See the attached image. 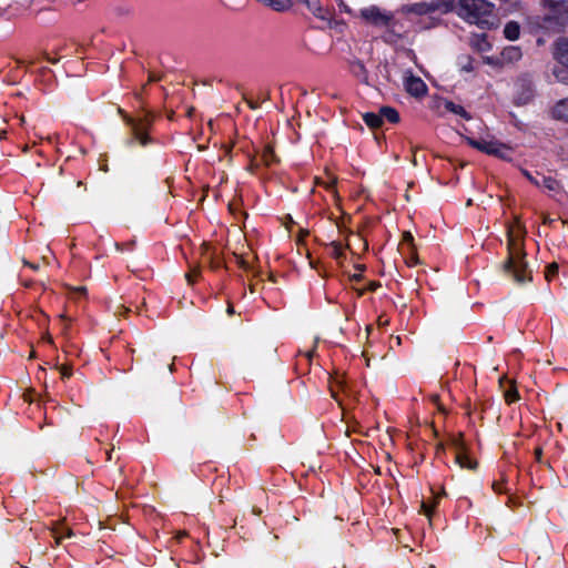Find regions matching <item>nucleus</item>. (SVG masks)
<instances>
[{"instance_id":"nucleus-1","label":"nucleus","mask_w":568,"mask_h":568,"mask_svg":"<svg viewBox=\"0 0 568 568\" xmlns=\"http://www.w3.org/2000/svg\"><path fill=\"white\" fill-rule=\"evenodd\" d=\"M523 241V227L519 224L510 226L508 229V258L504 264V268L518 283H525L531 278L525 261Z\"/></svg>"},{"instance_id":"nucleus-2","label":"nucleus","mask_w":568,"mask_h":568,"mask_svg":"<svg viewBox=\"0 0 568 568\" xmlns=\"http://www.w3.org/2000/svg\"><path fill=\"white\" fill-rule=\"evenodd\" d=\"M494 8L487 0H458L457 14L468 23L484 28L490 24Z\"/></svg>"},{"instance_id":"nucleus-3","label":"nucleus","mask_w":568,"mask_h":568,"mask_svg":"<svg viewBox=\"0 0 568 568\" xmlns=\"http://www.w3.org/2000/svg\"><path fill=\"white\" fill-rule=\"evenodd\" d=\"M466 141L470 146L486 154L501 159H506L509 155V148L497 140L467 138Z\"/></svg>"},{"instance_id":"nucleus-4","label":"nucleus","mask_w":568,"mask_h":568,"mask_svg":"<svg viewBox=\"0 0 568 568\" xmlns=\"http://www.w3.org/2000/svg\"><path fill=\"white\" fill-rule=\"evenodd\" d=\"M359 16L365 21L378 27L387 26L393 18L390 13L382 11L378 7L375 6L363 8L359 11Z\"/></svg>"},{"instance_id":"nucleus-5","label":"nucleus","mask_w":568,"mask_h":568,"mask_svg":"<svg viewBox=\"0 0 568 568\" xmlns=\"http://www.w3.org/2000/svg\"><path fill=\"white\" fill-rule=\"evenodd\" d=\"M125 121L131 126L134 139L139 141L141 145H146V130L150 125L149 118L146 115L139 119L125 116Z\"/></svg>"},{"instance_id":"nucleus-6","label":"nucleus","mask_w":568,"mask_h":568,"mask_svg":"<svg viewBox=\"0 0 568 568\" xmlns=\"http://www.w3.org/2000/svg\"><path fill=\"white\" fill-rule=\"evenodd\" d=\"M524 174L536 186H542L548 191H557L559 189V183L551 176H545L540 174L534 176L528 171H524Z\"/></svg>"},{"instance_id":"nucleus-7","label":"nucleus","mask_w":568,"mask_h":568,"mask_svg":"<svg viewBox=\"0 0 568 568\" xmlns=\"http://www.w3.org/2000/svg\"><path fill=\"white\" fill-rule=\"evenodd\" d=\"M405 88L407 92L414 97H423L427 92V87L425 82L418 77H407L405 80Z\"/></svg>"},{"instance_id":"nucleus-8","label":"nucleus","mask_w":568,"mask_h":568,"mask_svg":"<svg viewBox=\"0 0 568 568\" xmlns=\"http://www.w3.org/2000/svg\"><path fill=\"white\" fill-rule=\"evenodd\" d=\"M545 6L551 9L555 13L556 19L561 20V22L568 21V0L564 1H552L546 0Z\"/></svg>"},{"instance_id":"nucleus-9","label":"nucleus","mask_w":568,"mask_h":568,"mask_svg":"<svg viewBox=\"0 0 568 568\" xmlns=\"http://www.w3.org/2000/svg\"><path fill=\"white\" fill-rule=\"evenodd\" d=\"M554 58L562 65L568 67V40L559 39L555 43Z\"/></svg>"},{"instance_id":"nucleus-10","label":"nucleus","mask_w":568,"mask_h":568,"mask_svg":"<svg viewBox=\"0 0 568 568\" xmlns=\"http://www.w3.org/2000/svg\"><path fill=\"white\" fill-rule=\"evenodd\" d=\"M436 10V6L427 2H418L414 4H406L402 8L405 13H415L418 16L426 14Z\"/></svg>"},{"instance_id":"nucleus-11","label":"nucleus","mask_w":568,"mask_h":568,"mask_svg":"<svg viewBox=\"0 0 568 568\" xmlns=\"http://www.w3.org/2000/svg\"><path fill=\"white\" fill-rule=\"evenodd\" d=\"M523 57L521 50L519 47L509 45L506 47L500 53V61L503 64L506 63H515L519 61Z\"/></svg>"},{"instance_id":"nucleus-12","label":"nucleus","mask_w":568,"mask_h":568,"mask_svg":"<svg viewBox=\"0 0 568 568\" xmlns=\"http://www.w3.org/2000/svg\"><path fill=\"white\" fill-rule=\"evenodd\" d=\"M349 70L354 77L361 80L363 83H368V72L364 63L359 60H354L349 63Z\"/></svg>"},{"instance_id":"nucleus-13","label":"nucleus","mask_w":568,"mask_h":568,"mask_svg":"<svg viewBox=\"0 0 568 568\" xmlns=\"http://www.w3.org/2000/svg\"><path fill=\"white\" fill-rule=\"evenodd\" d=\"M552 116L568 122V99L560 100L552 109Z\"/></svg>"},{"instance_id":"nucleus-14","label":"nucleus","mask_w":568,"mask_h":568,"mask_svg":"<svg viewBox=\"0 0 568 568\" xmlns=\"http://www.w3.org/2000/svg\"><path fill=\"white\" fill-rule=\"evenodd\" d=\"M456 463L462 467V468H467V469H475L476 466H477V463L474 462L469 456H467L464 452H462L460 449H458L456 452Z\"/></svg>"},{"instance_id":"nucleus-15","label":"nucleus","mask_w":568,"mask_h":568,"mask_svg":"<svg viewBox=\"0 0 568 568\" xmlns=\"http://www.w3.org/2000/svg\"><path fill=\"white\" fill-rule=\"evenodd\" d=\"M504 34L510 41L517 40L520 34L519 24L515 21H509L504 28Z\"/></svg>"},{"instance_id":"nucleus-16","label":"nucleus","mask_w":568,"mask_h":568,"mask_svg":"<svg viewBox=\"0 0 568 568\" xmlns=\"http://www.w3.org/2000/svg\"><path fill=\"white\" fill-rule=\"evenodd\" d=\"M265 6L271 7L275 11L282 12L292 8V0H265Z\"/></svg>"},{"instance_id":"nucleus-17","label":"nucleus","mask_w":568,"mask_h":568,"mask_svg":"<svg viewBox=\"0 0 568 568\" xmlns=\"http://www.w3.org/2000/svg\"><path fill=\"white\" fill-rule=\"evenodd\" d=\"M298 3H302L306 7V9L313 13L315 17L323 18V10L320 6L318 0H296Z\"/></svg>"},{"instance_id":"nucleus-18","label":"nucleus","mask_w":568,"mask_h":568,"mask_svg":"<svg viewBox=\"0 0 568 568\" xmlns=\"http://www.w3.org/2000/svg\"><path fill=\"white\" fill-rule=\"evenodd\" d=\"M363 120L369 128H373V129L379 128L383 124V119H382L381 112L379 113H373V112L365 113L363 115Z\"/></svg>"},{"instance_id":"nucleus-19","label":"nucleus","mask_w":568,"mask_h":568,"mask_svg":"<svg viewBox=\"0 0 568 568\" xmlns=\"http://www.w3.org/2000/svg\"><path fill=\"white\" fill-rule=\"evenodd\" d=\"M381 115L382 119H386L390 123H397L399 121V114L398 112L390 106H383L381 109Z\"/></svg>"},{"instance_id":"nucleus-20","label":"nucleus","mask_w":568,"mask_h":568,"mask_svg":"<svg viewBox=\"0 0 568 568\" xmlns=\"http://www.w3.org/2000/svg\"><path fill=\"white\" fill-rule=\"evenodd\" d=\"M445 109L447 111L458 114L465 119H469V115L466 112V110L459 104H455L454 102L447 101V102H445Z\"/></svg>"},{"instance_id":"nucleus-21","label":"nucleus","mask_w":568,"mask_h":568,"mask_svg":"<svg viewBox=\"0 0 568 568\" xmlns=\"http://www.w3.org/2000/svg\"><path fill=\"white\" fill-rule=\"evenodd\" d=\"M53 535L55 538V542L59 545L61 542V539L65 537H71L73 535L72 530L70 528H63V527H55L53 528Z\"/></svg>"},{"instance_id":"nucleus-22","label":"nucleus","mask_w":568,"mask_h":568,"mask_svg":"<svg viewBox=\"0 0 568 568\" xmlns=\"http://www.w3.org/2000/svg\"><path fill=\"white\" fill-rule=\"evenodd\" d=\"M262 159L265 165H271L272 163L276 162V156L274 154V151L271 146H266L263 151Z\"/></svg>"},{"instance_id":"nucleus-23","label":"nucleus","mask_w":568,"mask_h":568,"mask_svg":"<svg viewBox=\"0 0 568 568\" xmlns=\"http://www.w3.org/2000/svg\"><path fill=\"white\" fill-rule=\"evenodd\" d=\"M555 78L565 84H568V69L558 68L554 70Z\"/></svg>"},{"instance_id":"nucleus-24","label":"nucleus","mask_w":568,"mask_h":568,"mask_svg":"<svg viewBox=\"0 0 568 568\" xmlns=\"http://www.w3.org/2000/svg\"><path fill=\"white\" fill-rule=\"evenodd\" d=\"M329 250H331V254L335 258H339L343 255V246H342V244L339 242L333 241L329 244Z\"/></svg>"},{"instance_id":"nucleus-25","label":"nucleus","mask_w":568,"mask_h":568,"mask_svg":"<svg viewBox=\"0 0 568 568\" xmlns=\"http://www.w3.org/2000/svg\"><path fill=\"white\" fill-rule=\"evenodd\" d=\"M559 266L557 263H551L546 267L545 276L548 281H550L554 276L558 274Z\"/></svg>"},{"instance_id":"nucleus-26","label":"nucleus","mask_w":568,"mask_h":568,"mask_svg":"<svg viewBox=\"0 0 568 568\" xmlns=\"http://www.w3.org/2000/svg\"><path fill=\"white\" fill-rule=\"evenodd\" d=\"M504 396L507 403H514L519 398L518 392L514 387H511L508 390H505Z\"/></svg>"},{"instance_id":"nucleus-27","label":"nucleus","mask_w":568,"mask_h":568,"mask_svg":"<svg viewBox=\"0 0 568 568\" xmlns=\"http://www.w3.org/2000/svg\"><path fill=\"white\" fill-rule=\"evenodd\" d=\"M235 257H236L237 264L242 268H244V270H248L250 268V263H248V261L245 257V253H243V252L235 253Z\"/></svg>"},{"instance_id":"nucleus-28","label":"nucleus","mask_w":568,"mask_h":568,"mask_svg":"<svg viewBox=\"0 0 568 568\" xmlns=\"http://www.w3.org/2000/svg\"><path fill=\"white\" fill-rule=\"evenodd\" d=\"M407 245L409 250L414 248V237L409 232H404L403 234V246Z\"/></svg>"},{"instance_id":"nucleus-29","label":"nucleus","mask_w":568,"mask_h":568,"mask_svg":"<svg viewBox=\"0 0 568 568\" xmlns=\"http://www.w3.org/2000/svg\"><path fill=\"white\" fill-rule=\"evenodd\" d=\"M479 50H486L489 48V43L486 41L485 36L481 37L480 41L477 43Z\"/></svg>"},{"instance_id":"nucleus-30","label":"nucleus","mask_w":568,"mask_h":568,"mask_svg":"<svg viewBox=\"0 0 568 568\" xmlns=\"http://www.w3.org/2000/svg\"><path fill=\"white\" fill-rule=\"evenodd\" d=\"M60 372L63 378L71 376V372L67 366H61Z\"/></svg>"},{"instance_id":"nucleus-31","label":"nucleus","mask_w":568,"mask_h":568,"mask_svg":"<svg viewBox=\"0 0 568 568\" xmlns=\"http://www.w3.org/2000/svg\"><path fill=\"white\" fill-rule=\"evenodd\" d=\"M412 252V257H410V261L408 262V264L412 266V265H415L418 263V258L417 256L415 255V252L414 250H409Z\"/></svg>"},{"instance_id":"nucleus-32","label":"nucleus","mask_w":568,"mask_h":568,"mask_svg":"<svg viewBox=\"0 0 568 568\" xmlns=\"http://www.w3.org/2000/svg\"><path fill=\"white\" fill-rule=\"evenodd\" d=\"M197 271H193L191 273H187L185 274V277L186 280L189 281V283H192L193 282V275L196 273Z\"/></svg>"},{"instance_id":"nucleus-33","label":"nucleus","mask_w":568,"mask_h":568,"mask_svg":"<svg viewBox=\"0 0 568 568\" xmlns=\"http://www.w3.org/2000/svg\"><path fill=\"white\" fill-rule=\"evenodd\" d=\"M23 263H24V265H28L32 270H38L39 268V266L37 264L29 263L28 261H23Z\"/></svg>"},{"instance_id":"nucleus-34","label":"nucleus","mask_w":568,"mask_h":568,"mask_svg":"<svg viewBox=\"0 0 568 568\" xmlns=\"http://www.w3.org/2000/svg\"><path fill=\"white\" fill-rule=\"evenodd\" d=\"M158 80H160V78H159V77H156V75H154V74H150V77H149V82H154V81H158Z\"/></svg>"},{"instance_id":"nucleus-35","label":"nucleus","mask_w":568,"mask_h":568,"mask_svg":"<svg viewBox=\"0 0 568 568\" xmlns=\"http://www.w3.org/2000/svg\"><path fill=\"white\" fill-rule=\"evenodd\" d=\"M185 536H186V532H185V531H180V532H178V535H176V539H178V540H181V539H182L183 537H185Z\"/></svg>"},{"instance_id":"nucleus-36","label":"nucleus","mask_w":568,"mask_h":568,"mask_svg":"<svg viewBox=\"0 0 568 568\" xmlns=\"http://www.w3.org/2000/svg\"><path fill=\"white\" fill-rule=\"evenodd\" d=\"M422 508L424 509V511H425L427 515L429 514L430 508H429L425 503H423V504H422Z\"/></svg>"},{"instance_id":"nucleus-37","label":"nucleus","mask_w":568,"mask_h":568,"mask_svg":"<svg viewBox=\"0 0 568 568\" xmlns=\"http://www.w3.org/2000/svg\"><path fill=\"white\" fill-rule=\"evenodd\" d=\"M335 183H336V181H335V180H333V181H331V182H328V183L326 184V187H327V189H334Z\"/></svg>"},{"instance_id":"nucleus-38","label":"nucleus","mask_w":568,"mask_h":568,"mask_svg":"<svg viewBox=\"0 0 568 568\" xmlns=\"http://www.w3.org/2000/svg\"><path fill=\"white\" fill-rule=\"evenodd\" d=\"M377 286H379V284H377V283H372V284L369 285V288L374 291V290H376V287H377Z\"/></svg>"},{"instance_id":"nucleus-39","label":"nucleus","mask_w":568,"mask_h":568,"mask_svg":"<svg viewBox=\"0 0 568 568\" xmlns=\"http://www.w3.org/2000/svg\"><path fill=\"white\" fill-rule=\"evenodd\" d=\"M412 163H413L414 166L417 165V159H416L415 154L413 155Z\"/></svg>"},{"instance_id":"nucleus-40","label":"nucleus","mask_w":568,"mask_h":568,"mask_svg":"<svg viewBox=\"0 0 568 568\" xmlns=\"http://www.w3.org/2000/svg\"><path fill=\"white\" fill-rule=\"evenodd\" d=\"M313 353H314V351H308V352H306V353H305V356H306V357H308V358H311V357H312V355H313Z\"/></svg>"},{"instance_id":"nucleus-41","label":"nucleus","mask_w":568,"mask_h":568,"mask_svg":"<svg viewBox=\"0 0 568 568\" xmlns=\"http://www.w3.org/2000/svg\"><path fill=\"white\" fill-rule=\"evenodd\" d=\"M44 339L48 341V343H52V337L50 335H45Z\"/></svg>"},{"instance_id":"nucleus-42","label":"nucleus","mask_w":568,"mask_h":568,"mask_svg":"<svg viewBox=\"0 0 568 568\" xmlns=\"http://www.w3.org/2000/svg\"><path fill=\"white\" fill-rule=\"evenodd\" d=\"M540 455H541V449L540 448L536 449V456L538 459L540 458Z\"/></svg>"},{"instance_id":"nucleus-43","label":"nucleus","mask_w":568,"mask_h":568,"mask_svg":"<svg viewBox=\"0 0 568 568\" xmlns=\"http://www.w3.org/2000/svg\"><path fill=\"white\" fill-rule=\"evenodd\" d=\"M233 312H234L233 306H231V305H230V306L227 307V313H229V314H232Z\"/></svg>"}]
</instances>
